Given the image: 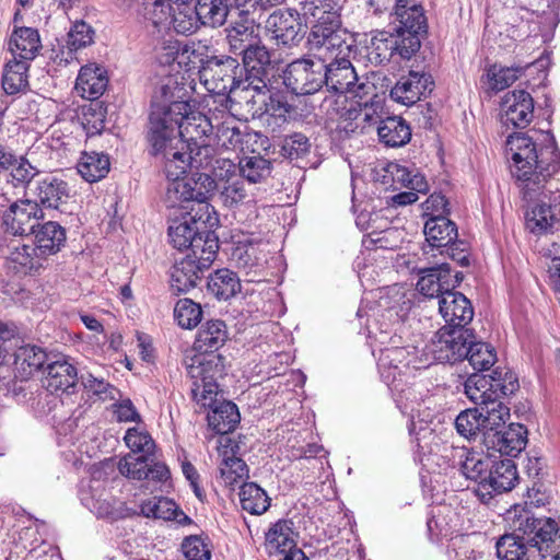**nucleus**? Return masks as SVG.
<instances>
[{"mask_svg":"<svg viewBox=\"0 0 560 560\" xmlns=\"http://www.w3.org/2000/svg\"><path fill=\"white\" fill-rule=\"evenodd\" d=\"M393 34L380 32L371 38L368 46V58L372 63L382 65L388 61L397 48Z\"/></svg>","mask_w":560,"mask_h":560,"instance_id":"nucleus-50","label":"nucleus"},{"mask_svg":"<svg viewBox=\"0 0 560 560\" xmlns=\"http://www.w3.org/2000/svg\"><path fill=\"white\" fill-rule=\"evenodd\" d=\"M30 190L35 195L38 205L49 209H58L70 198L68 184L55 176L35 180Z\"/></svg>","mask_w":560,"mask_h":560,"instance_id":"nucleus-20","label":"nucleus"},{"mask_svg":"<svg viewBox=\"0 0 560 560\" xmlns=\"http://www.w3.org/2000/svg\"><path fill=\"white\" fill-rule=\"evenodd\" d=\"M269 92L268 85L266 84L265 89L252 90L250 94H247L246 97H244L243 94L242 98L245 100L247 104H252L254 114L267 115L285 121L287 115L290 112V105L283 101L281 95L270 94Z\"/></svg>","mask_w":560,"mask_h":560,"instance_id":"nucleus-21","label":"nucleus"},{"mask_svg":"<svg viewBox=\"0 0 560 560\" xmlns=\"http://www.w3.org/2000/svg\"><path fill=\"white\" fill-rule=\"evenodd\" d=\"M226 0H197L195 13L201 20V25L217 27L224 24L229 14Z\"/></svg>","mask_w":560,"mask_h":560,"instance_id":"nucleus-44","label":"nucleus"},{"mask_svg":"<svg viewBox=\"0 0 560 560\" xmlns=\"http://www.w3.org/2000/svg\"><path fill=\"white\" fill-rule=\"evenodd\" d=\"M256 25L236 21L226 28V40L230 51L241 55L245 49L255 44L257 35L255 34Z\"/></svg>","mask_w":560,"mask_h":560,"instance_id":"nucleus-43","label":"nucleus"},{"mask_svg":"<svg viewBox=\"0 0 560 560\" xmlns=\"http://www.w3.org/2000/svg\"><path fill=\"white\" fill-rule=\"evenodd\" d=\"M174 315L179 326L190 329L199 324L202 311L199 304L189 299H183L176 303Z\"/></svg>","mask_w":560,"mask_h":560,"instance_id":"nucleus-55","label":"nucleus"},{"mask_svg":"<svg viewBox=\"0 0 560 560\" xmlns=\"http://www.w3.org/2000/svg\"><path fill=\"white\" fill-rule=\"evenodd\" d=\"M243 70L246 71L245 85L242 88L244 97L250 94L252 90L266 88V78L271 68V56L269 50L261 44L255 43L242 54Z\"/></svg>","mask_w":560,"mask_h":560,"instance_id":"nucleus-11","label":"nucleus"},{"mask_svg":"<svg viewBox=\"0 0 560 560\" xmlns=\"http://www.w3.org/2000/svg\"><path fill=\"white\" fill-rule=\"evenodd\" d=\"M180 217L192 226H197L198 233L203 235L206 232H212L211 229L219 222L214 208L207 200H194Z\"/></svg>","mask_w":560,"mask_h":560,"instance_id":"nucleus-37","label":"nucleus"},{"mask_svg":"<svg viewBox=\"0 0 560 560\" xmlns=\"http://www.w3.org/2000/svg\"><path fill=\"white\" fill-rule=\"evenodd\" d=\"M207 419L209 427L218 434H228L236 428L241 417L234 402L219 401L214 404Z\"/></svg>","mask_w":560,"mask_h":560,"instance_id":"nucleus-36","label":"nucleus"},{"mask_svg":"<svg viewBox=\"0 0 560 560\" xmlns=\"http://www.w3.org/2000/svg\"><path fill=\"white\" fill-rule=\"evenodd\" d=\"M421 276L417 283L419 292L428 298H442L444 292L450 290L453 283L450 280V265L441 264L420 271Z\"/></svg>","mask_w":560,"mask_h":560,"instance_id":"nucleus-30","label":"nucleus"},{"mask_svg":"<svg viewBox=\"0 0 560 560\" xmlns=\"http://www.w3.org/2000/svg\"><path fill=\"white\" fill-rule=\"evenodd\" d=\"M140 513L145 517L176 521L178 524L190 523V518L178 509L174 501L154 497L141 503Z\"/></svg>","mask_w":560,"mask_h":560,"instance_id":"nucleus-34","label":"nucleus"},{"mask_svg":"<svg viewBox=\"0 0 560 560\" xmlns=\"http://www.w3.org/2000/svg\"><path fill=\"white\" fill-rule=\"evenodd\" d=\"M185 88L168 79L154 93L150 114L148 140L153 154L167 156L175 150L206 143L213 125L200 112H192L183 100Z\"/></svg>","mask_w":560,"mask_h":560,"instance_id":"nucleus-2","label":"nucleus"},{"mask_svg":"<svg viewBox=\"0 0 560 560\" xmlns=\"http://www.w3.org/2000/svg\"><path fill=\"white\" fill-rule=\"evenodd\" d=\"M267 551L272 553H283L282 560H307L305 553L296 547L295 534L292 529V522L279 520L266 533Z\"/></svg>","mask_w":560,"mask_h":560,"instance_id":"nucleus-16","label":"nucleus"},{"mask_svg":"<svg viewBox=\"0 0 560 560\" xmlns=\"http://www.w3.org/2000/svg\"><path fill=\"white\" fill-rule=\"evenodd\" d=\"M207 288L219 300H229L241 291V280L235 272L223 268L210 275Z\"/></svg>","mask_w":560,"mask_h":560,"instance_id":"nucleus-39","label":"nucleus"},{"mask_svg":"<svg viewBox=\"0 0 560 560\" xmlns=\"http://www.w3.org/2000/svg\"><path fill=\"white\" fill-rule=\"evenodd\" d=\"M310 51L325 65L324 74L326 86L337 93H353L362 98L375 90L369 82H360L359 77L349 59L352 54L351 45L331 26L319 23L312 27L308 35Z\"/></svg>","mask_w":560,"mask_h":560,"instance_id":"nucleus-3","label":"nucleus"},{"mask_svg":"<svg viewBox=\"0 0 560 560\" xmlns=\"http://www.w3.org/2000/svg\"><path fill=\"white\" fill-rule=\"evenodd\" d=\"M395 34L393 36L395 37L396 47L395 54H398L404 59H410L411 56H413L420 48V38L419 35L421 33L419 32H410V31H401L398 28H395Z\"/></svg>","mask_w":560,"mask_h":560,"instance_id":"nucleus-58","label":"nucleus"},{"mask_svg":"<svg viewBox=\"0 0 560 560\" xmlns=\"http://www.w3.org/2000/svg\"><path fill=\"white\" fill-rule=\"evenodd\" d=\"M106 110L101 103H91L82 109L81 124L88 136L102 132L105 127Z\"/></svg>","mask_w":560,"mask_h":560,"instance_id":"nucleus-53","label":"nucleus"},{"mask_svg":"<svg viewBox=\"0 0 560 560\" xmlns=\"http://www.w3.org/2000/svg\"><path fill=\"white\" fill-rule=\"evenodd\" d=\"M425 240L431 247H447L457 240L456 224L448 218L436 214L432 215L424 224Z\"/></svg>","mask_w":560,"mask_h":560,"instance_id":"nucleus-31","label":"nucleus"},{"mask_svg":"<svg viewBox=\"0 0 560 560\" xmlns=\"http://www.w3.org/2000/svg\"><path fill=\"white\" fill-rule=\"evenodd\" d=\"M518 78V69L491 66L487 72L489 88L493 91H502L513 84Z\"/></svg>","mask_w":560,"mask_h":560,"instance_id":"nucleus-60","label":"nucleus"},{"mask_svg":"<svg viewBox=\"0 0 560 560\" xmlns=\"http://www.w3.org/2000/svg\"><path fill=\"white\" fill-rule=\"evenodd\" d=\"M13 59L28 62L34 59L40 48L39 34L32 27L15 28L8 43Z\"/></svg>","mask_w":560,"mask_h":560,"instance_id":"nucleus-28","label":"nucleus"},{"mask_svg":"<svg viewBox=\"0 0 560 560\" xmlns=\"http://www.w3.org/2000/svg\"><path fill=\"white\" fill-rule=\"evenodd\" d=\"M109 156L102 152H83L77 170L79 174L89 183H95L104 178L109 172Z\"/></svg>","mask_w":560,"mask_h":560,"instance_id":"nucleus-38","label":"nucleus"},{"mask_svg":"<svg viewBox=\"0 0 560 560\" xmlns=\"http://www.w3.org/2000/svg\"><path fill=\"white\" fill-rule=\"evenodd\" d=\"M380 141L387 147H402L411 139V129L406 120L399 116L386 117L377 127Z\"/></svg>","mask_w":560,"mask_h":560,"instance_id":"nucleus-35","label":"nucleus"},{"mask_svg":"<svg viewBox=\"0 0 560 560\" xmlns=\"http://www.w3.org/2000/svg\"><path fill=\"white\" fill-rule=\"evenodd\" d=\"M394 15L398 22L396 28L419 33L427 32L428 24L424 10L416 0H396Z\"/></svg>","mask_w":560,"mask_h":560,"instance_id":"nucleus-29","label":"nucleus"},{"mask_svg":"<svg viewBox=\"0 0 560 560\" xmlns=\"http://www.w3.org/2000/svg\"><path fill=\"white\" fill-rule=\"evenodd\" d=\"M488 451H494L501 455L514 457L518 455L527 444V430L520 423H511L497 432L489 431L482 440Z\"/></svg>","mask_w":560,"mask_h":560,"instance_id":"nucleus-14","label":"nucleus"},{"mask_svg":"<svg viewBox=\"0 0 560 560\" xmlns=\"http://www.w3.org/2000/svg\"><path fill=\"white\" fill-rule=\"evenodd\" d=\"M182 549L188 560H210L211 551L205 540L199 536L184 539Z\"/></svg>","mask_w":560,"mask_h":560,"instance_id":"nucleus-64","label":"nucleus"},{"mask_svg":"<svg viewBox=\"0 0 560 560\" xmlns=\"http://www.w3.org/2000/svg\"><path fill=\"white\" fill-rule=\"evenodd\" d=\"M439 310L446 327H463L472 320L474 308L470 301L460 292L448 290L444 292L439 301Z\"/></svg>","mask_w":560,"mask_h":560,"instance_id":"nucleus-18","label":"nucleus"},{"mask_svg":"<svg viewBox=\"0 0 560 560\" xmlns=\"http://www.w3.org/2000/svg\"><path fill=\"white\" fill-rule=\"evenodd\" d=\"M228 340V330L224 322L212 319L205 323L198 330L194 349L199 353H213Z\"/></svg>","mask_w":560,"mask_h":560,"instance_id":"nucleus-32","label":"nucleus"},{"mask_svg":"<svg viewBox=\"0 0 560 560\" xmlns=\"http://www.w3.org/2000/svg\"><path fill=\"white\" fill-rule=\"evenodd\" d=\"M34 235L36 247L42 254H54L59 250L60 246L66 241L65 230L56 222L48 221L43 225L38 224Z\"/></svg>","mask_w":560,"mask_h":560,"instance_id":"nucleus-40","label":"nucleus"},{"mask_svg":"<svg viewBox=\"0 0 560 560\" xmlns=\"http://www.w3.org/2000/svg\"><path fill=\"white\" fill-rule=\"evenodd\" d=\"M266 32L278 46H292L303 37V25L296 12L277 10L266 20Z\"/></svg>","mask_w":560,"mask_h":560,"instance_id":"nucleus-13","label":"nucleus"},{"mask_svg":"<svg viewBox=\"0 0 560 560\" xmlns=\"http://www.w3.org/2000/svg\"><path fill=\"white\" fill-rule=\"evenodd\" d=\"M506 145L512 176L527 203L526 228L535 234L547 233L560 223V154L553 147L538 150L525 133L509 137Z\"/></svg>","mask_w":560,"mask_h":560,"instance_id":"nucleus-1","label":"nucleus"},{"mask_svg":"<svg viewBox=\"0 0 560 560\" xmlns=\"http://www.w3.org/2000/svg\"><path fill=\"white\" fill-rule=\"evenodd\" d=\"M125 442L132 453H142L145 456L152 455L155 447L151 435L147 431L137 428L127 431Z\"/></svg>","mask_w":560,"mask_h":560,"instance_id":"nucleus-61","label":"nucleus"},{"mask_svg":"<svg viewBox=\"0 0 560 560\" xmlns=\"http://www.w3.org/2000/svg\"><path fill=\"white\" fill-rule=\"evenodd\" d=\"M220 180V199L221 202L230 209L254 202V195L248 191L247 185L243 177L235 173V164L230 159L222 161L220 173H215Z\"/></svg>","mask_w":560,"mask_h":560,"instance_id":"nucleus-12","label":"nucleus"},{"mask_svg":"<svg viewBox=\"0 0 560 560\" xmlns=\"http://www.w3.org/2000/svg\"><path fill=\"white\" fill-rule=\"evenodd\" d=\"M81 380L84 388L89 393L98 396L102 400H115L116 396L119 395L117 388L91 373L82 374Z\"/></svg>","mask_w":560,"mask_h":560,"instance_id":"nucleus-62","label":"nucleus"},{"mask_svg":"<svg viewBox=\"0 0 560 560\" xmlns=\"http://www.w3.org/2000/svg\"><path fill=\"white\" fill-rule=\"evenodd\" d=\"M46 352L36 346H22L14 353V370L21 380H27L47 363Z\"/></svg>","mask_w":560,"mask_h":560,"instance_id":"nucleus-33","label":"nucleus"},{"mask_svg":"<svg viewBox=\"0 0 560 560\" xmlns=\"http://www.w3.org/2000/svg\"><path fill=\"white\" fill-rule=\"evenodd\" d=\"M530 521H535V517L528 513L521 515L514 532L498 539L495 548L501 560H535L539 557L537 537L528 534L526 528Z\"/></svg>","mask_w":560,"mask_h":560,"instance_id":"nucleus-8","label":"nucleus"},{"mask_svg":"<svg viewBox=\"0 0 560 560\" xmlns=\"http://www.w3.org/2000/svg\"><path fill=\"white\" fill-rule=\"evenodd\" d=\"M189 153L182 150L170 152L165 159V173L168 176H180L186 173L188 167L196 170H214L218 164L222 166V160L214 158V149L208 143H198L197 145L187 147Z\"/></svg>","mask_w":560,"mask_h":560,"instance_id":"nucleus-10","label":"nucleus"},{"mask_svg":"<svg viewBox=\"0 0 560 560\" xmlns=\"http://www.w3.org/2000/svg\"><path fill=\"white\" fill-rule=\"evenodd\" d=\"M243 68L233 57H212L200 72L206 89L218 95L235 93L246 84L242 80ZM241 92L240 97L242 98Z\"/></svg>","mask_w":560,"mask_h":560,"instance_id":"nucleus-6","label":"nucleus"},{"mask_svg":"<svg viewBox=\"0 0 560 560\" xmlns=\"http://www.w3.org/2000/svg\"><path fill=\"white\" fill-rule=\"evenodd\" d=\"M511 385H513L511 383ZM500 389L506 395L509 388L500 383L499 378L491 375L472 374L465 382V394L467 397L475 402L478 407L489 402L492 398V394ZM514 386L510 388L512 393Z\"/></svg>","mask_w":560,"mask_h":560,"instance_id":"nucleus-26","label":"nucleus"},{"mask_svg":"<svg viewBox=\"0 0 560 560\" xmlns=\"http://www.w3.org/2000/svg\"><path fill=\"white\" fill-rule=\"evenodd\" d=\"M472 330L463 327H442L431 343L427 346L428 354L433 361L451 363L463 361L467 355V347L471 342Z\"/></svg>","mask_w":560,"mask_h":560,"instance_id":"nucleus-7","label":"nucleus"},{"mask_svg":"<svg viewBox=\"0 0 560 560\" xmlns=\"http://www.w3.org/2000/svg\"><path fill=\"white\" fill-rule=\"evenodd\" d=\"M168 237L175 248L190 249L187 256L199 258L203 267H210L215 260L219 241L213 232L198 233L197 226L179 217L171 220Z\"/></svg>","mask_w":560,"mask_h":560,"instance_id":"nucleus-4","label":"nucleus"},{"mask_svg":"<svg viewBox=\"0 0 560 560\" xmlns=\"http://www.w3.org/2000/svg\"><path fill=\"white\" fill-rule=\"evenodd\" d=\"M198 353L190 358L186 357L185 365L188 376L191 378V394L195 400L207 405L217 394V380L224 373L223 358L220 354Z\"/></svg>","mask_w":560,"mask_h":560,"instance_id":"nucleus-5","label":"nucleus"},{"mask_svg":"<svg viewBox=\"0 0 560 560\" xmlns=\"http://www.w3.org/2000/svg\"><path fill=\"white\" fill-rule=\"evenodd\" d=\"M240 176L249 183H259L271 174V162L264 156H244L238 163Z\"/></svg>","mask_w":560,"mask_h":560,"instance_id":"nucleus-49","label":"nucleus"},{"mask_svg":"<svg viewBox=\"0 0 560 560\" xmlns=\"http://www.w3.org/2000/svg\"><path fill=\"white\" fill-rule=\"evenodd\" d=\"M44 374L43 386L51 394L66 393L78 382L77 369L66 360L48 362Z\"/></svg>","mask_w":560,"mask_h":560,"instance_id":"nucleus-22","label":"nucleus"},{"mask_svg":"<svg viewBox=\"0 0 560 560\" xmlns=\"http://www.w3.org/2000/svg\"><path fill=\"white\" fill-rule=\"evenodd\" d=\"M467 360L470 366L478 372L489 370L497 361L494 349L482 341H477L476 336L472 334L471 342L467 347Z\"/></svg>","mask_w":560,"mask_h":560,"instance_id":"nucleus-48","label":"nucleus"},{"mask_svg":"<svg viewBox=\"0 0 560 560\" xmlns=\"http://www.w3.org/2000/svg\"><path fill=\"white\" fill-rule=\"evenodd\" d=\"M94 35L95 31L91 25L82 20H75L67 38L69 54L91 45L94 42Z\"/></svg>","mask_w":560,"mask_h":560,"instance_id":"nucleus-54","label":"nucleus"},{"mask_svg":"<svg viewBox=\"0 0 560 560\" xmlns=\"http://www.w3.org/2000/svg\"><path fill=\"white\" fill-rule=\"evenodd\" d=\"M171 179L167 184L166 191L164 195V202L167 208L187 210L188 207L194 202L190 186L186 178L180 176H168Z\"/></svg>","mask_w":560,"mask_h":560,"instance_id":"nucleus-42","label":"nucleus"},{"mask_svg":"<svg viewBox=\"0 0 560 560\" xmlns=\"http://www.w3.org/2000/svg\"><path fill=\"white\" fill-rule=\"evenodd\" d=\"M195 200H207L218 186L214 178L207 173H195L186 178Z\"/></svg>","mask_w":560,"mask_h":560,"instance_id":"nucleus-63","label":"nucleus"},{"mask_svg":"<svg viewBox=\"0 0 560 560\" xmlns=\"http://www.w3.org/2000/svg\"><path fill=\"white\" fill-rule=\"evenodd\" d=\"M12 220L11 229L14 234L28 236L39 224V220L44 218V213L37 201L21 200L11 206Z\"/></svg>","mask_w":560,"mask_h":560,"instance_id":"nucleus-24","label":"nucleus"},{"mask_svg":"<svg viewBox=\"0 0 560 560\" xmlns=\"http://www.w3.org/2000/svg\"><path fill=\"white\" fill-rule=\"evenodd\" d=\"M517 480V471L512 459L505 458L499 462H492L487 476V482L482 483V489L491 494L510 491L514 488Z\"/></svg>","mask_w":560,"mask_h":560,"instance_id":"nucleus-27","label":"nucleus"},{"mask_svg":"<svg viewBox=\"0 0 560 560\" xmlns=\"http://www.w3.org/2000/svg\"><path fill=\"white\" fill-rule=\"evenodd\" d=\"M28 62L25 60L12 59L4 66L2 86L7 94H15L27 85Z\"/></svg>","mask_w":560,"mask_h":560,"instance_id":"nucleus-47","label":"nucleus"},{"mask_svg":"<svg viewBox=\"0 0 560 560\" xmlns=\"http://www.w3.org/2000/svg\"><path fill=\"white\" fill-rule=\"evenodd\" d=\"M431 77L425 73L410 71L407 75H402L395 86L390 90V97L402 105H413L431 92Z\"/></svg>","mask_w":560,"mask_h":560,"instance_id":"nucleus-17","label":"nucleus"},{"mask_svg":"<svg viewBox=\"0 0 560 560\" xmlns=\"http://www.w3.org/2000/svg\"><path fill=\"white\" fill-rule=\"evenodd\" d=\"M149 468V456L129 454L121 458L118 464V469L121 475L142 480L148 477L147 469Z\"/></svg>","mask_w":560,"mask_h":560,"instance_id":"nucleus-57","label":"nucleus"},{"mask_svg":"<svg viewBox=\"0 0 560 560\" xmlns=\"http://www.w3.org/2000/svg\"><path fill=\"white\" fill-rule=\"evenodd\" d=\"M325 65L322 60L298 59L288 65L283 83L296 95H306L317 92L325 82Z\"/></svg>","mask_w":560,"mask_h":560,"instance_id":"nucleus-9","label":"nucleus"},{"mask_svg":"<svg viewBox=\"0 0 560 560\" xmlns=\"http://www.w3.org/2000/svg\"><path fill=\"white\" fill-rule=\"evenodd\" d=\"M534 116V100L524 90L508 92L501 103V121L505 126L526 127Z\"/></svg>","mask_w":560,"mask_h":560,"instance_id":"nucleus-15","label":"nucleus"},{"mask_svg":"<svg viewBox=\"0 0 560 560\" xmlns=\"http://www.w3.org/2000/svg\"><path fill=\"white\" fill-rule=\"evenodd\" d=\"M220 475L225 486L234 487L248 478V467L246 463L240 458L222 459L220 463Z\"/></svg>","mask_w":560,"mask_h":560,"instance_id":"nucleus-52","label":"nucleus"},{"mask_svg":"<svg viewBox=\"0 0 560 560\" xmlns=\"http://www.w3.org/2000/svg\"><path fill=\"white\" fill-rule=\"evenodd\" d=\"M478 408L482 419L483 438L489 431L497 432L505 428V422L510 418V410L501 401L493 398Z\"/></svg>","mask_w":560,"mask_h":560,"instance_id":"nucleus-45","label":"nucleus"},{"mask_svg":"<svg viewBox=\"0 0 560 560\" xmlns=\"http://www.w3.org/2000/svg\"><path fill=\"white\" fill-rule=\"evenodd\" d=\"M526 528L537 537L539 557L560 560V529L553 520L535 517Z\"/></svg>","mask_w":560,"mask_h":560,"instance_id":"nucleus-19","label":"nucleus"},{"mask_svg":"<svg viewBox=\"0 0 560 560\" xmlns=\"http://www.w3.org/2000/svg\"><path fill=\"white\" fill-rule=\"evenodd\" d=\"M210 267H203L199 258L186 256L176 262L171 271V287L177 293H186L197 285L200 275Z\"/></svg>","mask_w":560,"mask_h":560,"instance_id":"nucleus-23","label":"nucleus"},{"mask_svg":"<svg viewBox=\"0 0 560 560\" xmlns=\"http://www.w3.org/2000/svg\"><path fill=\"white\" fill-rule=\"evenodd\" d=\"M465 456V460L462 462L460 470L463 475L470 480L479 482V491H482V483L487 482V476L489 474L492 462L489 456L476 452H469L464 448L460 450L459 457Z\"/></svg>","mask_w":560,"mask_h":560,"instance_id":"nucleus-41","label":"nucleus"},{"mask_svg":"<svg viewBox=\"0 0 560 560\" xmlns=\"http://www.w3.org/2000/svg\"><path fill=\"white\" fill-rule=\"evenodd\" d=\"M107 84L106 70L98 65L91 63L81 68L75 90L82 97L94 101L103 95Z\"/></svg>","mask_w":560,"mask_h":560,"instance_id":"nucleus-25","label":"nucleus"},{"mask_svg":"<svg viewBox=\"0 0 560 560\" xmlns=\"http://www.w3.org/2000/svg\"><path fill=\"white\" fill-rule=\"evenodd\" d=\"M481 421L479 408L476 407L462 411L455 420V427L462 436L468 440H476L478 436H481L482 441L483 429Z\"/></svg>","mask_w":560,"mask_h":560,"instance_id":"nucleus-51","label":"nucleus"},{"mask_svg":"<svg viewBox=\"0 0 560 560\" xmlns=\"http://www.w3.org/2000/svg\"><path fill=\"white\" fill-rule=\"evenodd\" d=\"M240 501L242 509L254 515L265 513L270 506L266 491L255 482H244L241 486Z\"/></svg>","mask_w":560,"mask_h":560,"instance_id":"nucleus-46","label":"nucleus"},{"mask_svg":"<svg viewBox=\"0 0 560 560\" xmlns=\"http://www.w3.org/2000/svg\"><path fill=\"white\" fill-rule=\"evenodd\" d=\"M241 137L242 133L237 122L230 115L217 127L215 138L218 144L228 150L235 149L241 143Z\"/></svg>","mask_w":560,"mask_h":560,"instance_id":"nucleus-59","label":"nucleus"},{"mask_svg":"<svg viewBox=\"0 0 560 560\" xmlns=\"http://www.w3.org/2000/svg\"><path fill=\"white\" fill-rule=\"evenodd\" d=\"M380 218L378 213H360L357 218V225L361 230L369 231V237L372 243H382L384 240H387V236L395 233L393 229L387 228V222L385 221L383 225H374L377 219Z\"/></svg>","mask_w":560,"mask_h":560,"instance_id":"nucleus-56","label":"nucleus"}]
</instances>
